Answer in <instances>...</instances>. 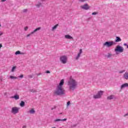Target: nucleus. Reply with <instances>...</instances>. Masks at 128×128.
Instances as JSON below:
<instances>
[{
  "label": "nucleus",
  "mask_w": 128,
  "mask_h": 128,
  "mask_svg": "<svg viewBox=\"0 0 128 128\" xmlns=\"http://www.w3.org/2000/svg\"><path fill=\"white\" fill-rule=\"evenodd\" d=\"M68 86L70 90H74L78 88V82L72 78H70L68 82Z\"/></svg>",
  "instance_id": "f03ea898"
},
{
  "label": "nucleus",
  "mask_w": 128,
  "mask_h": 128,
  "mask_svg": "<svg viewBox=\"0 0 128 128\" xmlns=\"http://www.w3.org/2000/svg\"><path fill=\"white\" fill-rule=\"evenodd\" d=\"M128 88V83H124L121 85L120 88V90H124V88Z\"/></svg>",
  "instance_id": "9b49d317"
},
{
  "label": "nucleus",
  "mask_w": 128,
  "mask_h": 128,
  "mask_svg": "<svg viewBox=\"0 0 128 128\" xmlns=\"http://www.w3.org/2000/svg\"><path fill=\"white\" fill-rule=\"evenodd\" d=\"M19 78H24V75L23 74H21L19 76Z\"/></svg>",
  "instance_id": "c9c22d12"
},
{
  "label": "nucleus",
  "mask_w": 128,
  "mask_h": 128,
  "mask_svg": "<svg viewBox=\"0 0 128 128\" xmlns=\"http://www.w3.org/2000/svg\"><path fill=\"white\" fill-rule=\"evenodd\" d=\"M124 118H126V116H128V112L126 114H124Z\"/></svg>",
  "instance_id": "f704fd0d"
},
{
  "label": "nucleus",
  "mask_w": 128,
  "mask_h": 128,
  "mask_svg": "<svg viewBox=\"0 0 128 128\" xmlns=\"http://www.w3.org/2000/svg\"><path fill=\"white\" fill-rule=\"evenodd\" d=\"M0 26H2V24H0Z\"/></svg>",
  "instance_id": "37998d69"
},
{
  "label": "nucleus",
  "mask_w": 128,
  "mask_h": 128,
  "mask_svg": "<svg viewBox=\"0 0 128 128\" xmlns=\"http://www.w3.org/2000/svg\"><path fill=\"white\" fill-rule=\"evenodd\" d=\"M68 119L67 118H64V119H56L54 120L55 122H66Z\"/></svg>",
  "instance_id": "dca6fc26"
},
{
  "label": "nucleus",
  "mask_w": 128,
  "mask_h": 128,
  "mask_svg": "<svg viewBox=\"0 0 128 128\" xmlns=\"http://www.w3.org/2000/svg\"><path fill=\"white\" fill-rule=\"evenodd\" d=\"M40 74H42L40 73V74H38V76H40Z\"/></svg>",
  "instance_id": "79ce46f5"
},
{
  "label": "nucleus",
  "mask_w": 128,
  "mask_h": 128,
  "mask_svg": "<svg viewBox=\"0 0 128 128\" xmlns=\"http://www.w3.org/2000/svg\"><path fill=\"white\" fill-rule=\"evenodd\" d=\"M112 54L110 53H108V55L106 56L107 58H112Z\"/></svg>",
  "instance_id": "393cba45"
},
{
  "label": "nucleus",
  "mask_w": 128,
  "mask_h": 128,
  "mask_svg": "<svg viewBox=\"0 0 128 128\" xmlns=\"http://www.w3.org/2000/svg\"><path fill=\"white\" fill-rule=\"evenodd\" d=\"M36 6L38 8H42V3H40V2H38L37 4H36Z\"/></svg>",
  "instance_id": "2eb2a0df"
},
{
  "label": "nucleus",
  "mask_w": 128,
  "mask_h": 128,
  "mask_svg": "<svg viewBox=\"0 0 128 128\" xmlns=\"http://www.w3.org/2000/svg\"><path fill=\"white\" fill-rule=\"evenodd\" d=\"M58 24L54 26L52 29V32H54V30H56V28H58Z\"/></svg>",
  "instance_id": "412c9836"
},
{
  "label": "nucleus",
  "mask_w": 128,
  "mask_h": 128,
  "mask_svg": "<svg viewBox=\"0 0 128 128\" xmlns=\"http://www.w3.org/2000/svg\"><path fill=\"white\" fill-rule=\"evenodd\" d=\"M60 62L64 64L68 62V56H62L60 57Z\"/></svg>",
  "instance_id": "423d86ee"
},
{
  "label": "nucleus",
  "mask_w": 128,
  "mask_h": 128,
  "mask_svg": "<svg viewBox=\"0 0 128 128\" xmlns=\"http://www.w3.org/2000/svg\"><path fill=\"white\" fill-rule=\"evenodd\" d=\"M124 46H127L128 44L124 43Z\"/></svg>",
  "instance_id": "a19ab883"
},
{
  "label": "nucleus",
  "mask_w": 128,
  "mask_h": 128,
  "mask_svg": "<svg viewBox=\"0 0 128 128\" xmlns=\"http://www.w3.org/2000/svg\"><path fill=\"white\" fill-rule=\"evenodd\" d=\"M82 54V50L80 49L79 52L78 53L77 56L76 57V60H78L80 58V55Z\"/></svg>",
  "instance_id": "9d476101"
},
{
  "label": "nucleus",
  "mask_w": 128,
  "mask_h": 128,
  "mask_svg": "<svg viewBox=\"0 0 128 128\" xmlns=\"http://www.w3.org/2000/svg\"><path fill=\"white\" fill-rule=\"evenodd\" d=\"M116 96L114 95H110L107 97V100H116Z\"/></svg>",
  "instance_id": "1a4fd4ad"
},
{
  "label": "nucleus",
  "mask_w": 128,
  "mask_h": 128,
  "mask_svg": "<svg viewBox=\"0 0 128 128\" xmlns=\"http://www.w3.org/2000/svg\"><path fill=\"white\" fill-rule=\"evenodd\" d=\"M123 78H124V80H128V72H126L124 75H123Z\"/></svg>",
  "instance_id": "f3484780"
},
{
  "label": "nucleus",
  "mask_w": 128,
  "mask_h": 128,
  "mask_svg": "<svg viewBox=\"0 0 128 128\" xmlns=\"http://www.w3.org/2000/svg\"><path fill=\"white\" fill-rule=\"evenodd\" d=\"M16 66H13L11 72H14V70H16Z\"/></svg>",
  "instance_id": "a878e982"
},
{
  "label": "nucleus",
  "mask_w": 128,
  "mask_h": 128,
  "mask_svg": "<svg viewBox=\"0 0 128 128\" xmlns=\"http://www.w3.org/2000/svg\"><path fill=\"white\" fill-rule=\"evenodd\" d=\"M127 46V48H128V45H127V46Z\"/></svg>",
  "instance_id": "c03bdc74"
},
{
  "label": "nucleus",
  "mask_w": 128,
  "mask_h": 128,
  "mask_svg": "<svg viewBox=\"0 0 128 128\" xmlns=\"http://www.w3.org/2000/svg\"><path fill=\"white\" fill-rule=\"evenodd\" d=\"M60 114H62V113H60Z\"/></svg>",
  "instance_id": "de8ad7c7"
},
{
  "label": "nucleus",
  "mask_w": 128,
  "mask_h": 128,
  "mask_svg": "<svg viewBox=\"0 0 128 128\" xmlns=\"http://www.w3.org/2000/svg\"><path fill=\"white\" fill-rule=\"evenodd\" d=\"M2 48V44H0V48Z\"/></svg>",
  "instance_id": "58836bf2"
},
{
  "label": "nucleus",
  "mask_w": 128,
  "mask_h": 128,
  "mask_svg": "<svg viewBox=\"0 0 128 128\" xmlns=\"http://www.w3.org/2000/svg\"><path fill=\"white\" fill-rule=\"evenodd\" d=\"M28 30V26L24 27V30H25V32H26V30Z\"/></svg>",
  "instance_id": "c85d7f7f"
},
{
  "label": "nucleus",
  "mask_w": 128,
  "mask_h": 128,
  "mask_svg": "<svg viewBox=\"0 0 128 128\" xmlns=\"http://www.w3.org/2000/svg\"><path fill=\"white\" fill-rule=\"evenodd\" d=\"M15 54H24V52H20V50H18L15 52Z\"/></svg>",
  "instance_id": "4be33fe9"
},
{
  "label": "nucleus",
  "mask_w": 128,
  "mask_h": 128,
  "mask_svg": "<svg viewBox=\"0 0 128 128\" xmlns=\"http://www.w3.org/2000/svg\"><path fill=\"white\" fill-rule=\"evenodd\" d=\"M32 34H34V33L32 32L30 34H28L26 35V37H27V38H28V37H30V36H32Z\"/></svg>",
  "instance_id": "5701e85b"
},
{
  "label": "nucleus",
  "mask_w": 128,
  "mask_h": 128,
  "mask_svg": "<svg viewBox=\"0 0 128 128\" xmlns=\"http://www.w3.org/2000/svg\"><path fill=\"white\" fill-rule=\"evenodd\" d=\"M12 98H14L16 100H20V95L18 94H15L14 96L11 97Z\"/></svg>",
  "instance_id": "ddd939ff"
},
{
  "label": "nucleus",
  "mask_w": 128,
  "mask_h": 128,
  "mask_svg": "<svg viewBox=\"0 0 128 128\" xmlns=\"http://www.w3.org/2000/svg\"><path fill=\"white\" fill-rule=\"evenodd\" d=\"M24 104H26V103L24 101H21L20 106H22V108H24Z\"/></svg>",
  "instance_id": "aec40b11"
},
{
  "label": "nucleus",
  "mask_w": 128,
  "mask_h": 128,
  "mask_svg": "<svg viewBox=\"0 0 128 128\" xmlns=\"http://www.w3.org/2000/svg\"><path fill=\"white\" fill-rule=\"evenodd\" d=\"M82 10H88L90 8V6L88 4H85L84 5H82L80 6Z\"/></svg>",
  "instance_id": "0eeeda50"
},
{
  "label": "nucleus",
  "mask_w": 128,
  "mask_h": 128,
  "mask_svg": "<svg viewBox=\"0 0 128 128\" xmlns=\"http://www.w3.org/2000/svg\"><path fill=\"white\" fill-rule=\"evenodd\" d=\"M28 113L30 114H36V110H34V108H32L29 111H28Z\"/></svg>",
  "instance_id": "4468645a"
},
{
  "label": "nucleus",
  "mask_w": 128,
  "mask_h": 128,
  "mask_svg": "<svg viewBox=\"0 0 128 128\" xmlns=\"http://www.w3.org/2000/svg\"><path fill=\"white\" fill-rule=\"evenodd\" d=\"M18 110H20V108L18 107H13L12 108L11 112L16 114H18Z\"/></svg>",
  "instance_id": "6e6552de"
},
{
  "label": "nucleus",
  "mask_w": 128,
  "mask_h": 128,
  "mask_svg": "<svg viewBox=\"0 0 128 128\" xmlns=\"http://www.w3.org/2000/svg\"><path fill=\"white\" fill-rule=\"evenodd\" d=\"M10 78H11V80H16L18 78V77L14 76H10Z\"/></svg>",
  "instance_id": "b1692460"
},
{
  "label": "nucleus",
  "mask_w": 128,
  "mask_h": 128,
  "mask_svg": "<svg viewBox=\"0 0 128 128\" xmlns=\"http://www.w3.org/2000/svg\"><path fill=\"white\" fill-rule=\"evenodd\" d=\"M123 72H124V70H122L120 72V74H122Z\"/></svg>",
  "instance_id": "e433bc0d"
},
{
  "label": "nucleus",
  "mask_w": 128,
  "mask_h": 128,
  "mask_svg": "<svg viewBox=\"0 0 128 128\" xmlns=\"http://www.w3.org/2000/svg\"><path fill=\"white\" fill-rule=\"evenodd\" d=\"M124 48L120 45H118L116 46V48L114 49V52L118 54V52H124Z\"/></svg>",
  "instance_id": "20e7f679"
},
{
  "label": "nucleus",
  "mask_w": 128,
  "mask_h": 128,
  "mask_svg": "<svg viewBox=\"0 0 128 128\" xmlns=\"http://www.w3.org/2000/svg\"><path fill=\"white\" fill-rule=\"evenodd\" d=\"M23 128H26V126H24Z\"/></svg>",
  "instance_id": "a18cd8bd"
},
{
  "label": "nucleus",
  "mask_w": 128,
  "mask_h": 128,
  "mask_svg": "<svg viewBox=\"0 0 128 128\" xmlns=\"http://www.w3.org/2000/svg\"><path fill=\"white\" fill-rule=\"evenodd\" d=\"M115 42H122V38H120L118 36H116Z\"/></svg>",
  "instance_id": "6ab92c4d"
},
{
  "label": "nucleus",
  "mask_w": 128,
  "mask_h": 128,
  "mask_svg": "<svg viewBox=\"0 0 128 128\" xmlns=\"http://www.w3.org/2000/svg\"><path fill=\"white\" fill-rule=\"evenodd\" d=\"M31 92H36V90H34V89H32V90H31Z\"/></svg>",
  "instance_id": "7c9ffc66"
},
{
  "label": "nucleus",
  "mask_w": 128,
  "mask_h": 128,
  "mask_svg": "<svg viewBox=\"0 0 128 128\" xmlns=\"http://www.w3.org/2000/svg\"><path fill=\"white\" fill-rule=\"evenodd\" d=\"M46 74H50V70H47V71L46 72Z\"/></svg>",
  "instance_id": "4c0bfd02"
},
{
  "label": "nucleus",
  "mask_w": 128,
  "mask_h": 128,
  "mask_svg": "<svg viewBox=\"0 0 128 128\" xmlns=\"http://www.w3.org/2000/svg\"><path fill=\"white\" fill-rule=\"evenodd\" d=\"M70 104V101L68 102L66 104L67 106H68Z\"/></svg>",
  "instance_id": "c756f323"
},
{
  "label": "nucleus",
  "mask_w": 128,
  "mask_h": 128,
  "mask_svg": "<svg viewBox=\"0 0 128 128\" xmlns=\"http://www.w3.org/2000/svg\"><path fill=\"white\" fill-rule=\"evenodd\" d=\"M32 75H28V78H32Z\"/></svg>",
  "instance_id": "72a5a7b5"
},
{
  "label": "nucleus",
  "mask_w": 128,
  "mask_h": 128,
  "mask_svg": "<svg viewBox=\"0 0 128 128\" xmlns=\"http://www.w3.org/2000/svg\"><path fill=\"white\" fill-rule=\"evenodd\" d=\"M28 9H24L22 10V12H24V14H26V13L28 12Z\"/></svg>",
  "instance_id": "bb28decb"
},
{
  "label": "nucleus",
  "mask_w": 128,
  "mask_h": 128,
  "mask_svg": "<svg viewBox=\"0 0 128 128\" xmlns=\"http://www.w3.org/2000/svg\"><path fill=\"white\" fill-rule=\"evenodd\" d=\"M92 16H96V14H98V12H94L92 13Z\"/></svg>",
  "instance_id": "2f4dec72"
},
{
  "label": "nucleus",
  "mask_w": 128,
  "mask_h": 128,
  "mask_svg": "<svg viewBox=\"0 0 128 128\" xmlns=\"http://www.w3.org/2000/svg\"><path fill=\"white\" fill-rule=\"evenodd\" d=\"M1 82H2V80L1 79Z\"/></svg>",
  "instance_id": "49530a36"
},
{
  "label": "nucleus",
  "mask_w": 128,
  "mask_h": 128,
  "mask_svg": "<svg viewBox=\"0 0 128 128\" xmlns=\"http://www.w3.org/2000/svg\"><path fill=\"white\" fill-rule=\"evenodd\" d=\"M64 84V80L62 79L54 92V94L56 96H64V94H65L66 90H64V88L63 86Z\"/></svg>",
  "instance_id": "f257e3e1"
},
{
  "label": "nucleus",
  "mask_w": 128,
  "mask_h": 128,
  "mask_svg": "<svg viewBox=\"0 0 128 128\" xmlns=\"http://www.w3.org/2000/svg\"><path fill=\"white\" fill-rule=\"evenodd\" d=\"M64 38H66V40H73L74 39L72 36H70V35H68V34L65 35Z\"/></svg>",
  "instance_id": "f8f14e48"
},
{
  "label": "nucleus",
  "mask_w": 128,
  "mask_h": 128,
  "mask_svg": "<svg viewBox=\"0 0 128 128\" xmlns=\"http://www.w3.org/2000/svg\"><path fill=\"white\" fill-rule=\"evenodd\" d=\"M88 0H78L80 2H86Z\"/></svg>",
  "instance_id": "cd10ccee"
},
{
  "label": "nucleus",
  "mask_w": 128,
  "mask_h": 128,
  "mask_svg": "<svg viewBox=\"0 0 128 128\" xmlns=\"http://www.w3.org/2000/svg\"><path fill=\"white\" fill-rule=\"evenodd\" d=\"M6 0H2L1 2H6Z\"/></svg>",
  "instance_id": "ea45409f"
},
{
  "label": "nucleus",
  "mask_w": 128,
  "mask_h": 128,
  "mask_svg": "<svg viewBox=\"0 0 128 128\" xmlns=\"http://www.w3.org/2000/svg\"><path fill=\"white\" fill-rule=\"evenodd\" d=\"M116 44V42L114 41L110 42H106L104 44V46H106V48H110L112 46H114Z\"/></svg>",
  "instance_id": "7ed1b4c3"
},
{
  "label": "nucleus",
  "mask_w": 128,
  "mask_h": 128,
  "mask_svg": "<svg viewBox=\"0 0 128 128\" xmlns=\"http://www.w3.org/2000/svg\"><path fill=\"white\" fill-rule=\"evenodd\" d=\"M102 94H104V91L100 90L98 91L96 94H95L93 96L94 98H95L96 100L98 98H102Z\"/></svg>",
  "instance_id": "39448f33"
},
{
  "label": "nucleus",
  "mask_w": 128,
  "mask_h": 128,
  "mask_svg": "<svg viewBox=\"0 0 128 128\" xmlns=\"http://www.w3.org/2000/svg\"><path fill=\"white\" fill-rule=\"evenodd\" d=\"M42 30V28L41 27H38V28H36L32 32L33 34H36V32H38V30Z\"/></svg>",
  "instance_id": "a211bd4d"
},
{
  "label": "nucleus",
  "mask_w": 128,
  "mask_h": 128,
  "mask_svg": "<svg viewBox=\"0 0 128 128\" xmlns=\"http://www.w3.org/2000/svg\"><path fill=\"white\" fill-rule=\"evenodd\" d=\"M4 34V32L2 31H0V37Z\"/></svg>",
  "instance_id": "473e14b6"
}]
</instances>
